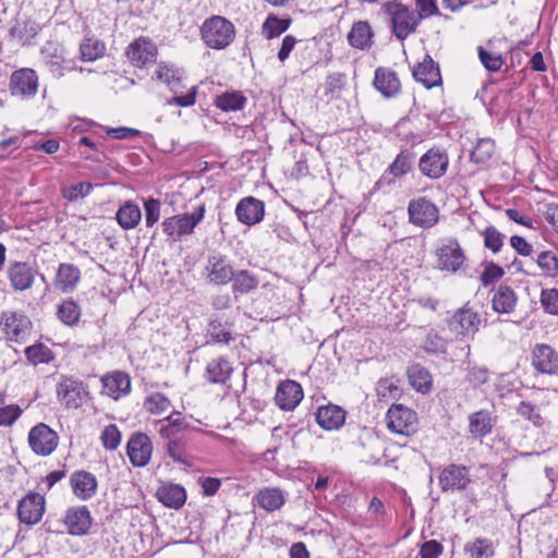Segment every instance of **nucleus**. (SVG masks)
I'll return each mask as SVG.
<instances>
[{"mask_svg": "<svg viewBox=\"0 0 558 558\" xmlns=\"http://www.w3.org/2000/svg\"><path fill=\"white\" fill-rule=\"evenodd\" d=\"M45 511V499L38 493H31L19 504L17 514L20 520L26 524L37 523Z\"/></svg>", "mask_w": 558, "mask_h": 558, "instance_id": "obj_16", "label": "nucleus"}, {"mask_svg": "<svg viewBox=\"0 0 558 558\" xmlns=\"http://www.w3.org/2000/svg\"><path fill=\"white\" fill-rule=\"evenodd\" d=\"M373 33L367 22H356L353 24L349 35V44L357 49H365L369 47Z\"/></svg>", "mask_w": 558, "mask_h": 558, "instance_id": "obj_38", "label": "nucleus"}, {"mask_svg": "<svg viewBox=\"0 0 558 558\" xmlns=\"http://www.w3.org/2000/svg\"><path fill=\"white\" fill-rule=\"evenodd\" d=\"M344 80L345 75L342 73L328 75L325 83L326 95L330 96V98L338 97L344 85Z\"/></svg>", "mask_w": 558, "mask_h": 558, "instance_id": "obj_61", "label": "nucleus"}, {"mask_svg": "<svg viewBox=\"0 0 558 558\" xmlns=\"http://www.w3.org/2000/svg\"><path fill=\"white\" fill-rule=\"evenodd\" d=\"M101 384L102 392L114 400L126 396L131 389L129 375L119 371L102 376Z\"/></svg>", "mask_w": 558, "mask_h": 558, "instance_id": "obj_23", "label": "nucleus"}, {"mask_svg": "<svg viewBox=\"0 0 558 558\" xmlns=\"http://www.w3.org/2000/svg\"><path fill=\"white\" fill-rule=\"evenodd\" d=\"M264 214V202L253 196L242 198L235 207L238 220L246 226H253L262 221Z\"/></svg>", "mask_w": 558, "mask_h": 558, "instance_id": "obj_17", "label": "nucleus"}, {"mask_svg": "<svg viewBox=\"0 0 558 558\" xmlns=\"http://www.w3.org/2000/svg\"><path fill=\"white\" fill-rule=\"evenodd\" d=\"M43 60L56 77L64 74V56L62 47L56 41H47L40 49Z\"/></svg>", "mask_w": 558, "mask_h": 558, "instance_id": "obj_28", "label": "nucleus"}, {"mask_svg": "<svg viewBox=\"0 0 558 558\" xmlns=\"http://www.w3.org/2000/svg\"><path fill=\"white\" fill-rule=\"evenodd\" d=\"M126 453L134 466H145L149 463L153 453V444L143 433H134L129 438Z\"/></svg>", "mask_w": 558, "mask_h": 558, "instance_id": "obj_13", "label": "nucleus"}, {"mask_svg": "<svg viewBox=\"0 0 558 558\" xmlns=\"http://www.w3.org/2000/svg\"><path fill=\"white\" fill-rule=\"evenodd\" d=\"M33 324L23 312L3 311L0 316V330L9 341L23 343L31 336Z\"/></svg>", "mask_w": 558, "mask_h": 558, "instance_id": "obj_5", "label": "nucleus"}, {"mask_svg": "<svg viewBox=\"0 0 558 558\" xmlns=\"http://www.w3.org/2000/svg\"><path fill=\"white\" fill-rule=\"evenodd\" d=\"M83 61H94L104 56L105 44L95 37H85L80 46Z\"/></svg>", "mask_w": 558, "mask_h": 558, "instance_id": "obj_45", "label": "nucleus"}, {"mask_svg": "<svg viewBox=\"0 0 558 558\" xmlns=\"http://www.w3.org/2000/svg\"><path fill=\"white\" fill-rule=\"evenodd\" d=\"M471 483L470 471L460 464H449L439 475V485L442 492L462 490Z\"/></svg>", "mask_w": 558, "mask_h": 558, "instance_id": "obj_15", "label": "nucleus"}, {"mask_svg": "<svg viewBox=\"0 0 558 558\" xmlns=\"http://www.w3.org/2000/svg\"><path fill=\"white\" fill-rule=\"evenodd\" d=\"M208 335L210 336L211 340L216 343H229L230 340H232V336L230 330L225 328L221 324V322L217 319H213L209 323L208 326Z\"/></svg>", "mask_w": 558, "mask_h": 558, "instance_id": "obj_57", "label": "nucleus"}, {"mask_svg": "<svg viewBox=\"0 0 558 558\" xmlns=\"http://www.w3.org/2000/svg\"><path fill=\"white\" fill-rule=\"evenodd\" d=\"M385 10L391 15L392 33L400 40H404L410 34L414 33L421 21L415 11L401 3L387 2Z\"/></svg>", "mask_w": 558, "mask_h": 558, "instance_id": "obj_4", "label": "nucleus"}, {"mask_svg": "<svg viewBox=\"0 0 558 558\" xmlns=\"http://www.w3.org/2000/svg\"><path fill=\"white\" fill-rule=\"evenodd\" d=\"M469 558H492L495 554L493 542L488 538H475L464 545Z\"/></svg>", "mask_w": 558, "mask_h": 558, "instance_id": "obj_40", "label": "nucleus"}, {"mask_svg": "<svg viewBox=\"0 0 558 558\" xmlns=\"http://www.w3.org/2000/svg\"><path fill=\"white\" fill-rule=\"evenodd\" d=\"M58 444V434L45 423L35 425L28 433V445L37 456H50Z\"/></svg>", "mask_w": 558, "mask_h": 558, "instance_id": "obj_9", "label": "nucleus"}, {"mask_svg": "<svg viewBox=\"0 0 558 558\" xmlns=\"http://www.w3.org/2000/svg\"><path fill=\"white\" fill-rule=\"evenodd\" d=\"M157 54L156 45L146 37H140L131 43L126 49L129 60L136 66H144L153 62Z\"/></svg>", "mask_w": 558, "mask_h": 558, "instance_id": "obj_18", "label": "nucleus"}, {"mask_svg": "<svg viewBox=\"0 0 558 558\" xmlns=\"http://www.w3.org/2000/svg\"><path fill=\"white\" fill-rule=\"evenodd\" d=\"M375 88L385 97H393L400 90V81L393 71L379 68L375 71Z\"/></svg>", "mask_w": 558, "mask_h": 558, "instance_id": "obj_30", "label": "nucleus"}, {"mask_svg": "<svg viewBox=\"0 0 558 558\" xmlns=\"http://www.w3.org/2000/svg\"><path fill=\"white\" fill-rule=\"evenodd\" d=\"M414 78L430 89L441 85V75L438 64L429 54H425L423 60L413 69Z\"/></svg>", "mask_w": 558, "mask_h": 558, "instance_id": "obj_21", "label": "nucleus"}, {"mask_svg": "<svg viewBox=\"0 0 558 558\" xmlns=\"http://www.w3.org/2000/svg\"><path fill=\"white\" fill-rule=\"evenodd\" d=\"M190 429V424L178 411L172 412L166 418L160 421L159 434L163 439L179 437L182 432Z\"/></svg>", "mask_w": 558, "mask_h": 558, "instance_id": "obj_32", "label": "nucleus"}, {"mask_svg": "<svg viewBox=\"0 0 558 558\" xmlns=\"http://www.w3.org/2000/svg\"><path fill=\"white\" fill-rule=\"evenodd\" d=\"M160 202L153 197L144 203L145 222L148 228L153 227L160 218Z\"/></svg>", "mask_w": 558, "mask_h": 558, "instance_id": "obj_60", "label": "nucleus"}, {"mask_svg": "<svg viewBox=\"0 0 558 558\" xmlns=\"http://www.w3.org/2000/svg\"><path fill=\"white\" fill-rule=\"evenodd\" d=\"M408 214L409 221L421 228H432L439 219L437 206L424 196L410 201Z\"/></svg>", "mask_w": 558, "mask_h": 558, "instance_id": "obj_10", "label": "nucleus"}, {"mask_svg": "<svg viewBox=\"0 0 558 558\" xmlns=\"http://www.w3.org/2000/svg\"><path fill=\"white\" fill-rule=\"evenodd\" d=\"M64 524L71 535H84L92 526V517L86 506L70 508L64 517Z\"/></svg>", "mask_w": 558, "mask_h": 558, "instance_id": "obj_20", "label": "nucleus"}, {"mask_svg": "<svg viewBox=\"0 0 558 558\" xmlns=\"http://www.w3.org/2000/svg\"><path fill=\"white\" fill-rule=\"evenodd\" d=\"M537 267L546 278H556L558 276V258L551 251H543L536 257Z\"/></svg>", "mask_w": 558, "mask_h": 558, "instance_id": "obj_47", "label": "nucleus"}, {"mask_svg": "<svg viewBox=\"0 0 558 558\" xmlns=\"http://www.w3.org/2000/svg\"><path fill=\"white\" fill-rule=\"evenodd\" d=\"M22 414V409L16 404L0 408V426L12 425Z\"/></svg>", "mask_w": 558, "mask_h": 558, "instance_id": "obj_62", "label": "nucleus"}, {"mask_svg": "<svg viewBox=\"0 0 558 558\" xmlns=\"http://www.w3.org/2000/svg\"><path fill=\"white\" fill-rule=\"evenodd\" d=\"M40 25L33 20H25L20 23L14 29L13 33L24 43L29 41L40 32Z\"/></svg>", "mask_w": 558, "mask_h": 558, "instance_id": "obj_54", "label": "nucleus"}, {"mask_svg": "<svg viewBox=\"0 0 558 558\" xmlns=\"http://www.w3.org/2000/svg\"><path fill=\"white\" fill-rule=\"evenodd\" d=\"M414 163V155L402 150L389 166L387 172L395 178H401L409 173Z\"/></svg>", "mask_w": 558, "mask_h": 558, "instance_id": "obj_46", "label": "nucleus"}, {"mask_svg": "<svg viewBox=\"0 0 558 558\" xmlns=\"http://www.w3.org/2000/svg\"><path fill=\"white\" fill-rule=\"evenodd\" d=\"M232 289L233 292L245 294L256 289L258 286V279L248 270H240L238 272H233Z\"/></svg>", "mask_w": 558, "mask_h": 558, "instance_id": "obj_43", "label": "nucleus"}, {"mask_svg": "<svg viewBox=\"0 0 558 558\" xmlns=\"http://www.w3.org/2000/svg\"><path fill=\"white\" fill-rule=\"evenodd\" d=\"M481 323V315L470 306V303H465L447 319L449 331L458 340L473 338L480 330Z\"/></svg>", "mask_w": 558, "mask_h": 558, "instance_id": "obj_2", "label": "nucleus"}, {"mask_svg": "<svg viewBox=\"0 0 558 558\" xmlns=\"http://www.w3.org/2000/svg\"><path fill=\"white\" fill-rule=\"evenodd\" d=\"M157 497L165 506L179 509L186 500V493L181 485L168 484L158 488Z\"/></svg>", "mask_w": 558, "mask_h": 558, "instance_id": "obj_34", "label": "nucleus"}, {"mask_svg": "<svg viewBox=\"0 0 558 558\" xmlns=\"http://www.w3.org/2000/svg\"><path fill=\"white\" fill-rule=\"evenodd\" d=\"M25 355L29 363L37 365L49 363L53 359L52 351L43 343H36L25 349Z\"/></svg>", "mask_w": 558, "mask_h": 558, "instance_id": "obj_49", "label": "nucleus"}, {"mask_svg": "<svg viewBox=\"0 0 558 558\" xmlns=\"http://www.w3.org/2000/svg\"><path fill=\"white\" fill-rule=\"evenodd\" d=\"M495 153V143L492 138L485 137L477 141L471 151L470 159L475 163L487 162Z\"/></svg>", "mask_w": 558, "mask_h": 558, "instance_id": "obj_48", "label": "nucleus"}, {"mask_svg": "<svg viewBox=\"0 0 558 558\" xmlns=\"http://www.w3.org/2000/svg\"><path fill=\"white\" fill-rule=\"evenodd\" d=\"M518 295L514 290L506 284H500L492 298V306L496 313L510 314L514 311Z\"/></svg>", "mask_w": 558, "mask_h": 558, "instance_id": "obj_29", "label": "nucleus"}, {"mask_svg": "<svg viewBox=\"0 0 558 558\" xmlns=\"http://www.w3.org/2000/svg\"><path fill=\"white\" fill-rule=\"evenodd\" d=\"M504 275L505 271L499 265L493 262L486 263L484 266V270L481 275L482 284L484 287H488L496 282L497 280H499L500 278H502Z\"/></svg>", "mask_w": 558, "mask_h": 558, "instance_id": "obj_58", "label": "nucleus"}, {"mask_svg": "<svg viewBox=\"0 0 558 558\" xmlns=\"http://www.w3.org/2000/svg\"><path fill=\"white\" fill-rule=\"evenodd\" d=\"M81 279V270L70 263H61L53 279L54 289L63 292H73Z\"/></svg>", "mask_w": 558, "mask_h": 558, "instance_id": "obj_24", "label": "nucleus"}, {"mask_svg": "<svg viewBox=\"0 0 558 558\" xmlns=\"http://www.w3.org/2000/svg\"><path fill=\"white\" fill-rule=\"evenodd\" d=\"M344 421L345 411L339 405L328 404L317 409L316 422L326 430L339 429L344 424Z\"/></svg>", "mask_w": 558, "mask_h": 558, "instance_id": "obj_27", "label": "nucleus"}, {"mask_svg": "<svg viewBox=\"0 0 558 558\" xmlns=\"http://www.w3.org/2000/svg\"><path fill=\"white\" fill-rule=\"evenodd\" d=\"M408 377L410 385L418 392L426 393L432 388V376L429 372L421 366L414 364L408 369Z\"/></svg>", "mask_w": 558, "mask_h": 558, "instance_id": "obj_39", "label": "nucleus"}, {"mask_svg": "<svg viewBox=\"0 0 558 558\" xmlns=\"http://www.w3.org/2000/svg\"><path fill=\"white\" fill-rule=\"evenodd\" d=\"M442 545L437 541H427L422 544L420 549L421 558H438L442 553Z\"/></svg>", "mask_w": 558, "mask_h": 558, "instance_id": "obj_64", "label": "nucleus"}, {"mask_svg": "<svg viewBox=\"0 0 558 558\" xmlns=\"http://www.w3.org/2000/svg\"><path fill=\"white\" fill-rule=\"evenodd\" d=\"M448 167V154L438 147L428 149L418 160V169L422 174L433 180L444 177Z\"/></svg>", "mask_w": 558, "mask_h": 558, "instance_id": "obj_11", "label": "nucleus"}, {"mask_svg": "<svg viewBox=\"0 0 558 558\" xmlns=\"http://www.w3.org/2000/svg\"><path fill=\"white\" fill-rule=\"evenodd\" d=\"M437 268L442 271L457 272L464 264L465 256L456 239L442 240L436 250Z\"/></svg>", "mask_w": 558, "mask_h": 558, "instance_id": "obj_7", "label": "nucleus"}, {"mask_svg": "<svg viewBox=\"0 0 558 558\" xmlns=\"http://www.w3.org/2000/svg\"><path fill=\"white\" fill-rule=\"evenodd\" d=\"M37 270L27 262L11 260L7 267V278L14 291H26L34 284Z\"/></svg>", "mask_w": 558, "mask_h": 558, "instance_id": "obj_12", "label": "nucleus"}, {"mask_svg": "<svg viewBox=\"0 0 558 558\" xmlns=\"http://www.w3.org/2000/svg\"><path fill=\"white\" fill-rule=\"evenodd\" d=\"M116 218L122 229L131 230L140 223L142 213L135 203L128 201L120 206L116 214Z\"/></svg>", "mask_w": 558, "mask_h": 558, "instance_id": "obj_36", "label": "nucleus"}, {"mask_svg": "<svg viewBox=\"0 0 558 558\" xmlns=\"http://www.w3.org/2000/svg\"><path fill=\"white\" fill-rule=\"evenodd\" d=\"M232 371L228 360L218 357L208 363L206 367L207 379L213 384H225L230 378Z\"/></svg>", "mask_w": 558, "mask_h": 558, "instance_id": "obj_37", "label": "nucleus"}, {"mask_svg": "<svg viewBox=\"0 0 558 558\" xmlns=\"http://www.w3.org/2000/svg\"><path fill=\"white\" fill-rule=\"evenodd\" d=\"M89 392L83 381L73 377H63L57 386L59 401L68 409H78Z\"/></svg>", "mask_w": 558, "mask_h": 558, "instance_id": "obj_6", "label": "nucleus"}, {"mask_svg": "<svg viewBox=\"0 0 558 558\" xmlns=\"http://www.w3.org/2000/svg\"><path fill=\"white\" fill-rule=\"evenodd\" d=\"M387 427L400 435H410L416 429V413L403 404H392L387 414Z\"/></svg>", "mask_w": 558, "mask_h": 558, "instance_id": "obj_8", "label": "nucleus"}, {"mask_svg": "<svg viewBox=\"0 0 558 558\" xmlns=\"http://www.w3.org/2000/svg\"><path fill=\"white\" fill-rule=\"evenodd\" d=\"M167 440V453L169 454V457L172 458V460L178 463L190 465V457L186 451V438L181 436Z\"/></svg>", "mask_w": 558, "mask_h": 558, "instance_id": "obj_44", "label": "nucleus"}, {"mask_svg": "<svg viewBox=\"0 0 558 558\" xmlns=\"http://www.w3.org/2000/svg\"><path fill=\"white\" fill-rule=\"evenodd\" d=\"M417 8L416 15L420 20L437 15L439 13L436 0H415Z\"/></svg>", "mask_w": 558, "mask_h": 558, "instance_id": "obj_63", "label": "nucleus"}, {"mask_svg": "<svg viewBox=\"0 0 558 558\" xmlns=\"http://www.w3.org/2000/svg\"><path fill=\"white\" fill-rule=\"evenodd\" d=\"M205 205H198L192 213L169 217L162 222L163 232L174 241L193 233L195 227L204 219Z\"/></svg>", "mask_w": 558, "mask_h": 558, "instance_id": "obj_3", "label": "nucleus"}, {"mask_svg": "<svg viewBox=\"0 0 558 558\" xmlns=\"http://www.w3.org/2000/svg\"><path fill=\"white\" fill-rule=\"evenodd\" d=\"M478 58L482 64L490 72L499 71L504 64L500 53L488 51L483 47H478Z\"/></svg>", "mask_w": 558, "mask_h": 558, "instance_id": "obj_55", "label": "nucleus"}, {"mask_svg": "<svg viewBox=\"0 0 558 558\" xmlns=\"http://www.w3.org/2000/svg\"><path fill=\"white\" fill-rule=\"evenodd\" d=\"M58 318L66 326H74L81 317V307L72 299H66L58 305Z\"/></svg>", "mask_w": 558, "mask_h": 558, "instance_id": "obj_42", "label": "nucleus"}, {"mask_svg": "<svg viewBox=\"0 0 558 558\" xmlns=\"http://www.w3.org/2000/svg\"><path fill=\"white\" fill-rule=\"evenodd\" d=\"M465 378L473 388H477L488 381L489 372L484 366L474 365L468 369Z\"/></svg>", "mask_w": 558, "mask_h": 558, "instance_id": "obj_59", "label": "nucleus"}, {"mask_svg": "<svg viewBox=\"0 0 558 558\" xmlns=\"http://www.w3.org/2000/svg\"><path fill=\"white\" fill-rule=\"evenodd\" d=\"M257 505L268 512L279 510L286 502V497L280 488L264 487L255 496Z\"/></svg>", "mask_w": 558, "mask_h": 558, "instance_id": "obj_33", "label": "nucleus"}, {"mask_svg": "<svg viewBox=\"0 0 558 558\" xmlns=\"http://www.w3.org/2000/svg\"><path fill=\"white\" fill-rule=\"evenodd\" d=\"M534 367L545 374H558V352L548 344H537L533 350Z\"/></svg>", "mask_w": 558, "mask_h": 558, "instance_id": "obj_25", "label": "nucleus"}, {"mask_svg": "<svg viewBox=\"0 0 558 558\" xmlns=\"http://www.w3.org/2000/svg\"><path fill=\"white\" fill-rule=\"evenodd\" d=\"M201 35L207 47L219 50L228 47L233 41L235 28L226 17L213 15L203 22Z\"/></svg>", "mask_w": 558, "mask_h": 558, "instance_id": "obj_1", "label": "nucleus"}, {"mask_svg": "<svg viewBox=\"0 0 558 558\" xmlns=\"http://www.w3.org/2000/svg\"><path fill=\"white\" fill-rule=\"evenodd\" d=\"M484 246L493 253H498L504 247L505 234L499 232L494 226H488L482 232Z\"/></svg>", "mask_w": 558, "mask_h": 558, "instance_id": "obj_52", "label": "nucleus"}, {"mask_svg": "<svg viewBox=\"0 0 558 558\" xmlns=\"http://www.w3.org/2000/svg\"><path fill=\"white\" fill-rule=\"evenodd\" d=\"M303 399V389L294 380L282 381L275 396L276 404L286 411L293 410Z\"/></svg>", "mask_w": 558, "mask_h": 558, "instance_id": "obj_19", "label": "nucleus"}, {"mask_svg": "<svg viewBox=\"0 0 558 558\" xmlns=\"http://www.w3.org/2000/svg\"><path fill=\"white\" fill-rule=\"evenodd\" d=\"M100 440L107 450H116L121 442V433L116 424H110L105 427L101 433Z\"/></svg>", "mask_w": 558, "mask_h": 558, "instance_id": "obj_56", "label": "nucleus"}, {"mask_svg": "<svg viewBox=\"0 0 558 558\" xmlns=\"http://www.w3.org/2000/svg\"><path fill=\"white\" fill-rule=\"evenodd\" d=\"M289 25L290 20H283L274 15H269L263 24V34L267 38L278 37L288 29Z\"/></svg>", "mask_w": 558, "mask_h": 558, "instance_id": "obj_51", "label": "nucleus"}, {"mask_svg": "<svg viewBox=\"0 0 558 558\" xmlns=\"http://www.w3.org/2000/svg\"><path fill=\"white\" fill-rule=\"evenodd\" d=\"M539 303L545 313L558 315V289H543L539 295Z\"/></svg>", "mask_w": 558, "mask_h": 558, "instance_id": "obj_53", "label": "nucleus"}, {"mask_svg": "<svg viewBox=\"0 0 558 558\" xmlns=\"http://www.w3.org/2000/svg\"><path fill=\"white\" fill-rule=\"evenodd\" d=\"M171 407L170 400L160 392H155L148 396L144 401V408L147 412L160 415L168 411Z\"/></svg>", "mask_w": 558, "mask_h": 558, "instance_id": "obj_50", "label": "nucleus"}, {"mask_svg": "<svg viewBox=\"0 0 558 558\" xmlns=\"http://www.w3.org/2000/svg\"><path fill=\"white\" fill-rule=\"evenodd\" d=\"M38 89V76L32 69L14 71L10 77V90L13 96L33 97Z\"/></svg>", "mask_w": 558, "mask_h": 558, "instance_id": "obj_14", "label": "nucleus"}, {"mask_svg": "<svg viewBox=\"0 0 558 558\" xmlns=\"http://www.w3.org/2000/svg\"><path fill=\"white\" fill-rule=\"evenodd\" d=\"M494 418L489 411L480 410L469 415V429L474 437H484L492 433Z\"/></svg>", "mask_w": 558, "mask_h": 558, "instance_id": "obj_35", "label": "nucleus"}, {"mask_svg": "<svg viewBox=\"0 0 558 558\" xmlns=\"http://www.w3.org/2000/svg\"><path fill=\"white\" fill-rule=\"evenodd\" d=\"M207 279L214 284H227L233 277V269L228 259L221 255L209 256L206 266Z\"/></svg>", "mask_w": 558, "mask_h": 558, "instance_id": "obj_22", "label": "nucleus"}, {"mask_svg": "<svg viewBox=\"0 0 558 558\" xmlns=\"http://www.w3.org/2000/svg\"><path fill=\"white\" fill-rule=\"evenodd\" d=\"M70 483L74 495L82 499H90L97 490V480L95 475L87 471H76L70 477Z\"/></svg>", "mask_w": 558, "mask_h": 558, "instance_id": "obj_26", "label": "nucleus"}, {"mask_svg": "<svg viewBox=\"0 0 558 558\" xmlns=\"http://www.w3.org/2000/svg\"><path fill=\"white\" fill-rule=\"evenodd\" d=\"M246 104V98L241 92H226L216 96L215 105L222 111H238L243 109Z\"/></svg>", "mask_w": 558, "mask_h": 558, "instance_id": "obj_41", "label": "nucleus"}, {"mask_svg": "<svg viewBox=\"0 0 558 558\" xmlns=\"http://www.w3.org/2000/svg\"><path fill=\"white\" fill-rule=\"evenodd\" d=\"M155 76L177 94L182 85L183 71L172 63L161 61L157 64Z\"/></svg>", "mask_w": 558, "mask_h": 558, "instance_id": "obj_31", "label": "nucleus"}]
</instances>
